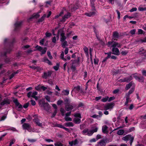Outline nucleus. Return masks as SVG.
Segmentation results:
<instances>
[{"instance_id":"obj_1","label":"nucleus","mask_w":146,"mask_h":146,"mask_svg":"<svg viewBox=\"0 0 146 146\" xmlns=\"http://www.w3.org/2000/svg\"><path fill=\"white\" fill-rule=\"evenodd\" d=\"M91 6L92 7V11L85 13V15L89 17L93 16L97 13V11L96 10L94 6V2L92 1L91 2Z\"/></svg>"},{"instance_id":"obj_2","label":"nucleus","mask_w":146,"mask_h":146,"mask_svg":"<svg viewBox=\"0 0 146 146\" xmlns=\"http://www.w3.org/2000/svg\"><path fill=\"white\" fill-rule=\"evenodd\" d=\"M107 45L108 47L110 48H116V47L121 48L122 46V45L120 44L113 40L111 41L108 42L107 44Z\"/></svg>"},{"instance_id":"obj_3","label":"nucleus","mask_w":146,"mask_h":146,"mask_svg":"<svg viewBox=\"0 0 146 146\" xmlns=\"http://www.w3.org/2000/svg\"><path fill=\"white\" fill-rule=\"evenodd\" d=\"M112 139H106L100 140L98 142V144L100 146H105L106 143H108L112 141Z\"/></svg>"},{"instance_id":"obj_4","label":"nucleus","mask_w":146,"mask_h":146,"mask_svg":"<svg viewBox=\"0 0 146 146\" xmlns=\"http://www.w3.org/2000/svg\"><path fill=\"white\" fill-rule=\"evenodd\" d=\"M134 137L132 136L131 135H128L123 137L122 138V139L125 141L130 140V144L131 145L134 139Z\"/></svg>"},{"instance_id":"obj_5","label":"nucleus","mask_w":146,"mask_h":146,"mask_svg":"<svg viewBox=\"0 0 146 146\" xmlns=\"http://www.w3.org/2000/svg\"><path fill=\"white\" fill-rule=\"evenodd\" d=\"M58 35L60 34L61 37L60 38V41L61 42H63L66 39V38L64 35V32L62 29H60L58 31Z\"/></svg>"},{"instance_id":"obj_6","label":"nucleus","mask_w":146,"mask_h":146,"mask_svg":"<svg viewBox=\"0 0 146 146\" xmlns=\"http://www.w3.org/2000/svg\"><path fill=\"white\" fill-rule=\"evenodd\" d=\"M23 127L24 129H27L29 132L33 131L30 125L28 123H24L23 125Z\"/></svg>"},{"instance_id":"obj_7","label":"nucleus","mask_w":146,"mask_h":146,"mask_svg":"<svg viewBox=\"0 0 146 146\" xmlns=\"http://www.w3.org/2000/svg\"><path fill=\"white\" fill-rule=\"evenodd\" d=\"M113 104L112 103L108 104L104 106V110H110L113 108Z\"/></svg>"},{"instance_id":"obj_8","label":"nucleus","mask_w":146,"mask_h":146,"mask_svg":"<svg viewBox=\"0 0 146 146\" xmlns=\"http://www.w3.org/2000/svg\"><path fill=\"white\" fill-rule=\"evenodd\" d=\"M35 48H37V50L41 52L42 54H44L47 50V48H46L45 47L43 49L42 47L38 45L36 46Z\"/></svg>"},{"instance_id":"obj_9","label":"nucleus","mask_w":146,"mask_h":146,"mask_svg":"<svg viewBox=\"0 0 146 146\" xmlns=\"http://www.w3.org/2000/svg\"><path fill=\"white\" fill-rule=\"evenodd\" d=\"M119 35L118 33L116 32H114L113 33V35L112 36V40L113 41L117 40L119 38Z\"/></svg>"},{"instance_id":"obj_10","label":"nucleus","mask_w":146,"mask_h":146,"mask_svg":"<svg viewBox=\"0 0 146 146\" xmlns=\"http://www.w3.org/2000/svg\"><path fill=\"white\" fill-rule=\"evenodd\" d=\"M37 95V92L36 91H34L33 92H30L28 93L27 96L29 98L31 96L34 98Z\"/></svg>"},{"instance_id":"obj_11","label":"nucleus","mask_w":146,"mask_h":146,"mask_svg":"<svg viewBox=\"0 0 146 146\" xmlns=\"http://www.w3.org/2000/svg\"><path fill=\"white\" fill-rule=\"evenodd\" d=\"M21 22H16L15 24V30L17 31L19 29L21 26Z\"/></svg>"},{"instance_id":"obj_12","label":"nucleus","mask_w":146,"mask_h":146,"mask_svg":"<svg viewBox=\"0 0 146 146\" xmlns=\"http://www.w3.org/2000/svg\"><path fill=\"white\" fill-rule=\"evenodd\" d=\"M70 16V14L69 13H67L63 17L62 19L60 21L61 22H64L66 19L69 18Z\"/></svg>"},{"instance_id":"obj_13","label":"nucleus","mask_w":146,"mask_h":146,"mask_svg":"<svg viewBox=\"0 0 146 146\" xmlns=\"http://www.w3.org/2000/svg\"><path fill=\"white\" fill-rule=\"evenodd\" d=\"M112 48V50L113 52V54L117 55H119V52L118 49L117 48Z\"/></svg>"},{"instance_id":"obj_14","label":"nucleus","mask_w":146,"mask_h":146,"mask_svg":"<svg viewBox=\"0 0 146 146\" xmlns=\"http://www.w3.org/2000/svg\"><path fill=\"white\" fill-rule=\"evenodd\" d=\"M52 73V72L51 71H48V72H44L42 77L43 78L46 79L51 76Z\"/></svg>"},{"instance_id":"obj_15","label":"nucleus","mask_w":146,"mask_h":146,"mask_svg":"<svg viewBox=\"0 0 146 146\" xmlns=\"http://www.w3.org/2000/svg\"><path fill=\"white\" fill-rule=\"evenodd\" d=\"M130 94L128 92L126 94L125 98L126 99V101L125 103V105H127L129 102V100L130 99Z\"/></svg>"},{"instance_id":"obj_16","label":"nucleus","mask_w":146,"mask_h":146,"mask_svg":"<svg viewBox=\"0 0 146 146\" xmlns=\"http://www.w3.org/2000/svg\"><path fill=\"white\" fill-rule=\"evenodd\" d=\"M39 104L41 107H43L45 108V106H46L48 107L49 104L47 103H46L44 102L41 101L39 102Z\"/></svg>"},{"instance_id":"obj_17","label":"nucleus","mask_w":146,"mask_h":146,"mask_svg":"<svg viewBox=\"0 0 146 146\" xmlns=\"http://www.w3.org/2000/svg\"><path fill=\"white\" fill-rule=\"evenodd\" d=\"M73 108V106L69 104L65 105V109L67 111H69L72 110Z\"/></svg>"},{"instance_id":"obj_18","label":"nucleus","mask_w":146,"mask_h":146,"mask_svg":"<svg viewBox=\"0 0 146 146\" xmlns=\"http://www.w3.org/2000/svg\"><path fill=\"white\" fill-rule=\"evenodd\" d=\"M108 127L106 125H104L102 127V132L104 133H108Z\"/></svg>"},{"instance_id":"obj_19","label":"nucleus","mask_w":146,"mask_h":146,"mask_svg":"<svg viewBox=\"0 0 146 146\" xmlns=\"http://www.w3.org/2000/svg\"><path fill=\"white\" fill-rule=\"evenodd\" d=\"M78 142L77 140L76 139L74 141L69 142V143L71 146H73L78 144Z\"/></svg>"},{"instance_id":"obj_20","label":"nucleus","mask_w":146,"mask_h":146,"mask_svg":"<svg viewBox=\"0 0 146 146\" xmlns=\"http://www.w3.org/2000/svg\"><path fill=\"white\" fill-rule=\"evenodd\" d=\"M34 121L38 125V126L42 127V124L41 123H40V122L39 119H33Z\"/></svg>"},{"instance_id":"obj_21","label":"nucleus","mask_w":146,"mask_h":146,"mask_svg":"<svg viewBox=\"0 0 146 146\" xmlns=\"http://www.w3.org/2000/svg\"><path fill=\"white\" fill-rule=\"evenodd\" d=\"M81 89H82L81 88L80 86H78L74 87L73 90V91H76L77 92H80Z\"/></svg>"},{"instance_id":"obj_22","label":"nucleus","mask_w":146,"mask_h":146,"mask_svg":"<svg viewBox=\"0 0 146 146\" xmlns=\"http://www.w3.org/2000/svg\"><path fill=\"white\" fill-rule=\"evenodd\" d=\"M86 54V56L88 57H89L88 49L86 46H85L83 48Z\"/></svg>"},{"instance_id":"obj_23","label":"nucleus","mask_w":146,"mask_h":146,"mask_svg":"<svg viewBox=\"0 0 146 146\" xmlns=\"http://www.w3.org/2000/svg\"><path fill=\"white\" fill-rule=\"evenodd\" d=\"M64 125L66 127H73L74 124L72 122H69L65 123L64 124Z\"/></svg>"},{"instance_id":"obj_24","label":"nucleus","mask_w":146,"mask_h":146,"mask_svg":"<svg viewBox=\"0 0 146 146\" xmlns=\"http://www.w3.org/2000/svg\"><path fill=\"white\" fill-rule=\"evenodd\" d=\"M80 119L81 118H75L74 119V121L76 124H79L81 121Z\"/></svg>"},{"instance_id":"obj_25","label":"nucleus","mask_w":146,"mask_h":146,"mask_svg":"<svg viewBox=\"0 0 146 146\" xmlns=\"http://www.w3.org/2000/svg\"><path fill=\"white\" fill-rule=\"evenodd\" d=\"M9 102L8 100L5 99L3 102H1V105L3 106L6 104H9Z\"/></svg>"},{"instance_id":"obj_26","label":"nucleus","mask_w":146,"mask_h":146,"mask_svg":"<svg viewBox=\"0 0 146 146\" xmlns=\"http://www.w3.org/2000/svg\"><path fill=\"white\" fill-rule=\"evenodd\" d=\"M132 79L131 76H129L128 77L124 78V82H129Z\"/></svg>"},{"instance_id":"obj_27","label":"nucleus","mask_w":146,"mask_h":146,"mask_svg":"<svg viewBox=\"0 0 146 146\" xmlns=\"http://www.w3.org/2000/svg\"><path fill=\"white\" fill-rule=\"evenodd\" d=\"M44 61L45 62L48 63L49 65H51L52 64L51 62L46 57L44 58Z\"/></svg>"},{"instance_id":"obj_28","label":"nucleus","mask_w":146,"mask_h":146,"mask_svg":"<svg viewBox=\"0 0 146 146\" xmlns=\"http://www.w3.org/2000/svg\"><path fill=\"white\" fill-rule=\"evenodd\" d=\"M44 61L45 62L48 63L49 65H51L52 64L51 62L46 57L44 58Z\"/></svg>"},{"instance_id":"obj_29","label":"nucleus","mask_w":146,"mask_h":146,"mask_svg":"<svg viewBox=\"0 0 146 146\" xmlns=\"http://www.w3.org/2000/svg\"><path fill=\"white\" fill-rule=\"evenodd\" d=\"M44 61L45 62L48 63L49 65H51L52 64L51 62L46 57L44 58Z\"/></svg>"},{"instance_id":"obj_30","label":"nucleus","mask_w":146,"mask_h":146,"mask_svg":"<svg viewBox=\"0 0 146 146\" xmlns=\"http://www.w3.org/2000/svg\"><path fill=\"white\" fill-rule=\"evenodd\" d=\"M64 52H62L61 53V54L60 55V58L62 60H63L64 61H66L67 60V59L66 58H65L64 57Z\"/></svg>"},{"instance_id":"obj_31","label":"nucleus","mask_w":146,"mask_h":146,"mask_svg":"<svg viewBox=\"0 0 146 146\" xmlns=\"http://www.w3.org/2000/svg\"><path fill=\"white\" fill-rule=\"evenodd\" d=\"M46 14H44L41 18L38 20V22L40 23L43 21L44 20V18L46 17Z\"/></svg>"},{"instance_id":"obj_32","label":"nucleus","mask_w":146,"mask_h":146,"mask_svg":"<svg viewBox=\"0 0 146 146\" xmlns=\"http://www.w3.org/2000/svg\"><path fill=\"white\" fill-rule=\"evenodd\" d=\"M62 93L65 95H68L69 94V91L68 90H65L62 91Z\"/></svg>"},{"instance_id":"obj_33","label":"nucleus","mask_w":146,"mask_h":146,"mask_svg":"<svg viewBox=\"0 0 146 146\" xmlns=\"http://www.w3.org/2000/svg\"><path fill=\"white\" fill-rule=\"evenodd\" d=\"M135 78L139 82H143L144 80V78L143 76L140 77H136Z\"/></svg>"},{"instance_id":"obj_34","label":"nucleus","mask_w":146,"mask_h":146,"mask_svg":"<svg viewBox=\"0 0 146 146\" xmlns=\"http://www.w3.org/2000/svg\"><path fill=\"white\" fill-rule=\"evenodd\" d=\"M19 72V70H17L15 72H14L13 73H12L9 77V79H11L12 78L15 76V74L18 73Z\"/></svg>"},{"instance_id":"obj_35","label":"nucleus","mask_w":146,"mask_h":146,"mask_svg":"<svg viewBox=\"0 0 146 146\" xmlns=\"http://www.w3.org/2000/svg\"><path fill=\"white\" fill-rule=\"evenodd\" d=\"M54 145L55 146H62L63 145L60 141H57L56 142Z\"/></svg>"},{"instance_id":"obj_36","label":"nucleus","mask_w":146,"mask_h":146,"mask_svg":"<svg viewBox=\"0 0 146 146\" xmlns=\"http://www.w3.org/2000/svg\"><path fill=\"white\" fill-rule=\"evenodd\" d=\"M124 131L123 130H119L117 132V134L119 135H122L124 133Z\"/></svg>"},{"instance_id":"obj_37","label":"nucleus","mask_w":146,"mask_h":146,"mask_svg":"<svg viewBox=\"0 0 146 146\" xmlns=\"http://www.w3.org/2000/svg\"><path fill=\"white\" fill-rule=\"evenodd\" d=\"M62 42V46L63 48H64L67 45V42L66 41H64L63 42Z\"/></svg>"},{"instance_id":"obj_38","label":"nucleus","mask_w":146,"mask_h":146,"mask_svg":"<svg viewBox=\"0 0 146 146\" xmlns=\"http://www.w3.org/2000/svg\"><path fill=\"white\" fill-rule=\"evenodd\" d=\"M94 133V131H93V130H88V133L87 134V135H88V136H91L92 135V134Z\"/></svg>"},{"instance_id":"obj_39","label":"nucleus","mask_w":146,"mask_h":146,"mask_svg":"<svg viewBox=\"0 0 146 146\" xmlns=\"http://www.w3.org/2000/svg\"><path fill=\"white\" fill-rule=\"evenodd\" d=\"M138 9L139 11H146V7L143 8L140 6L138 7Z\"/></svg>"},{"instance_id":"obj_40","label":"nucleus","mask_w":146,"mask_h":146,"mask_svg":"<svg viewBox=\"0 0 146 146\" xmlns=\"http://www.w3.org/2000/svg\"><path fill=\"white\" fill-rule=\"evenodd\" d=\"M132 85L131 83H129L126 85L125 89L126 90H128L131 86Z\"/></svg>"},{"instance_id":"obj_41","label":"nucleus","mask_w":146,"mask_h":146,"mask_svg":"<svg viewBox=\"0 0 146 146\" xmlns=\"http://www.w3.org/2000/svg\"><path fill=\"white\" fill-rule=\"evenodd\" d=\"M88 129H84L82 131V133L83 134L87 135L88 131Z\"/></svg>"},{"instance_id":"obj_42","label":"nucleus","mask_w":146,"mask_h":146,"mask_svg":"<svg viewBox=\"0 0 146 146\" xmlns=\"http://www.w3.org/2000/svg\"><path fill=\"white\" fill-rule=\"evenodd\" d=\"M64 119L66 121H72V119L71 117H65Z\"/></svg>"},{"instance_id":"obj_43","label":"nucleus","mask_w":146,"mask_h":146,"mask_svg":"<svg viewBox=\"0 0 146 146\" xmlns=\"http://www.w3.org/2000/svg\"><path fill=\"white\" fill-rule=\"evenodd\" d=\"M74 116L76 118L78 117L80 118H81V117L80 114L79 113H76L74 114Z\"/></svg>"},{"instance_id":"obj_44","label":"nucleus","mask_w":146,"mask_h":146,"mask_svg":"<svg viewBox=\"0 0 146 146\" xmlns=\"http://www.w3.org/2000/svg\"><path fill=\"white\" fill-rule=\"evenodd\" d=\"M39 17V15L38 14H34L32 17H31L30 19H32L33 18H37Z\"/></svg>"},{"instance_id":"obj_45","label":"nucleus","mask_w":146,"mask_h":146,"mask_svg":"<svg viewBox=\"0 0 146 146\" xmlns=\"http://www.w3.org/2000/svg\"><path fill=\"white\" fill-rule=\"evenodd\" d=\"M109 97L108 96H106L104 98L102 99V101L104 102H106L108 100Z\"/></svg>"},{"instance_id":"obj_46","label":"nucleus","mask_w":146,"mask_h":146,"mask_svg":"<svg viewBox=\"0 0 146 146\" xmlns=\"http://www.w3.org/2000/svg\"><path fill=\"white\" fill-rule=\"evenodd\" d=\"M59 66V64H56V66H55L53 68L56 71L58 70Z\"/></svg>"},{"instance_id":"obj_47","label":"nucleus","mask_w":146,"mask_h":146,"mask_svg":"<svg viewBox=\"0 0 146 146\" xmlns=\"http://www.w3.org/2000/svg\"><path fill=\"white\" fill-rule=\"evenodd\" d=\"M60 111L62 115V116H64V113L65 112V111L64 110L63 108H61Z\"/></svg>"},{"instance_id":"obj_48","label":"nucleus","mask_w":146,"mask_h":146,"mask_svg":"<svg viewBox=\"0 0 146 146\" xmlns=\"http://www.w3.org/2000/svg\"><path fill=\"white\" fill-rule=\"evenodd\" d=\"M47 55L48 56L49 58L50 59H52V56L51 55V53H50V51H48L47 52Z\"/></svg>"},{"instance_id":"obj_49","label":"nucleus","mask_w":146,"mask_h":146,"mask_svg":"<svg viewBox=\"0 0 146 146\" xmlns=\"http://www.w3.org/2000/svg\"><path fill=\"white\" fill-rule=\"evenodd\" d=\"M63 12L62 11H61V12H60V14L59 15H58L55 16V18H54L55 19H57V18H58L59 17L61 16L63 14Z\"/></svg>"},{"instance_id":"obj_50","label":"nucleus","mask_w":146,"mask_h":146,"mask_svg":"<svg viewBox=\"0 0 146 146\" xmlns=\"http://www.w3.org/2000/svg\"><path fill=\"white\" fill-rule=\"evenodd\" d=\"M15 140L14 139H12L11 141V142L10 143V144H9V146H11L12 144H13L15 142Z\"/></svg>"},{"instance_id":"obj_51","label":"nucleus","mask_w":146,"mask_h":146,"mask_svg":"<svg viewBox=\"0 0 146 146\" xmlns=\"http://www.w3.org/2000/svg\"><path fill=\"white\" fill-rule=\"evenodd\" d=\"M110 54H108V56L106 57L103 60H102V62H105L107 60L108 58H110Z\"/></svg>"},{"instance_id":"obj_52","label":"nucleus","mask_w":146,"mask_h":146,"mask_svg":"<svg viewBox=\"0 0 146 146\" xmlns=\"http://www.w3.org/2000/svg\"><path fill=\"white\" fill-rule=\"evenodd\" d=\"M41 86L40 85H38L37 86H36L35 88V89L38 91L40 90H41Z\"/></svg>"},{"instance_id":"obj_53","label":"nucleus","mask_w":146,"mask_h":146,"mask_svg":"<svg viewBox=\"0 0 146 146\" xmlns=\"http://www.w3.org/2000/svg\"><path fill=\"white\" fill-rule=\"evenodd\" d=\"M116 12H117V14L118 19H120V13L119 11H118L117 10H116Z\"/></svg>"},{"instance_id":"obj_54","label":"nucleus","mask_w":146,"mask_h":146,"mask_svg":"<svg viewBox=\"0 0 146 146\" xmlns=\"http://www.w3.org/2000/svg\"><path fill=\"white\" fill-rule=\"evenodd\" d=\"M140 54H144L145 53V51L143 48H141L140 49Z\"/></svg>"},{"instance_id":"obj_55","label":"nucleus","mask_w":146,"mask_h":146,"mask_svg":"<svg viewBox=\"0 0 146 146\" xmlns=\"http://www.w3.org/2000/svg\"><path fill=\"white\" fill-rule=\"evenodd\" d=\"M28 141L30 142L31 143H33L35 142L36 141V140L35 139H28Z\"/></svg>"},{"instance_id":"obj_56","label":"nucleus","mask_w":146,"mask_h":146,"mask_svg":"<svg viewBox=\"0 0 146 146\" xmlns=\"http://www.w3.org/2000/svg\"><path fill=\"white\" fill-rule=\"evenodd\" d=\"M143 31L141 29H138V35L141 34L143 33Z\"/></svg>"},{"instance_id":"obj_57","label":"nucleus","mask_w":146,"mask_h":146,"mask_svg":"<svg viewBox=\"0 0 146 146\" xmlns=\"http://www.w3.org/2000/svg\"><path fill=\"white\" fill-rule=\"evenodd\" d=\"M57 110H55L54 112L52 114V116H51L52 117H54L55 116L56 113H57Z\"/></svg>"},{"instance_id":"obj_58","label":"nucleus","mask_w":146,"mask_h":146,"mask_svg":"<svg viewBox=\"0 0 146 146\" xmlns=\"http://www.w3.org/2000/svg\"><path fill=\"white\" fill-rule=\"evenodd\" d=\"M91 117L93 118L97 119H98L99 118L98 115L96 114H94L92 116H91Z\"/></svg>"},{"instance_id":"obj_59","label":"nucleus","mask_w":146,"mask_h":146,"mask_svg":"<svg viewBox=\"0 0 146 146\" xmlns=\"http://www.w3.org/2000/svg\"><path fill=\"white\" fill-rule=\"evenodd\" d=\"M94 63L95 64H98V60L97 59H94Z\"/></svg>"},{"instance_id":"obj_60","label":"nucleus","mask_w":146,"mask_h":146,"mask_svg":"<svg viewBox=\"0 0 146 146\" xmlns=\"http://www.w3.org/2000/svg\"><path fill=\"white\" fill-rule=\"evenodd\" d=\"M128 53V52L125 50H123L121 52V54L123 55H125Z\"/></svg>"},{"instance_id":"obj_61","label":"nucleus","mask_w":146,"mask_h":146,"mask_svg":"<svg viewBox=\"0 0 146 146\" xmlns=\"http://www.w3.org/2000/svg\"><path fill=\"white\" fill-rule=\"evenodd\" d=\"M65 104L66 105H68V104L69 105V104L70 103V102L69 100L68 99H66V100H65Z\"/></svg>"},{"instance_id":"obj_62","label":"nucleus","mask_w":146,"mask_h":146,"mask_svg":"<svg viewBox=\"0 0 146 146\" xmlns=\"http://www.w3.org/2000/svg\"><path fill=\"white\" fill-rule=\"evenodd\" d=\"M13 102L15 103L16 106L19 105V103L18 100L17 99H15L13 100Z\"/></svg>"},{"instance_id":"obj_63","label":"nucleus","mask_w":146,"mask_h":146,"mask_svg":"<svg viewBox=\"0 0 146 146\" xmlns=\"http://www.w3.org/2000/svg\"><path fill=\"white\" fill-rule=\"evenodd\" d=\"M136 32V30L135 29L132 30L130 31V33L132 35H134L135 34V33Z\"/></svg>"},{"instance_id":"obj_64","label":"nucleus","mask_w":146,"mask_h":146,"mask_svg":"<svg viewBox=\"0 0 146 146\" xmlns=\"http://www.w3.org/2000/svg\"><path fill=\"white\" fill-rule=\"evenodd\" d=\"M63 102L61 100H59L57 102V104L58 105H61L62 103Z\"/></svg>"}]
</instances>
